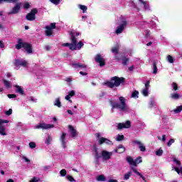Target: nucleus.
Wrapping results in <instances>:
<instances>
[{
    "label": "nucleus",
    "instance_id": "obj_59",
    "mask_svg": "<svg viewBox=\"0 0 182 182\" xmlns=\"http://www.w3.org/2000/svg\"><path fill=\"white\" fill-rule=\"evenodd\" d=\"M0 48L1 49H4V48H5V45L4 44V42L0 41Z\"/></svg>",
    "mask_w": 182,
    "mask_h": 182
},
{
    "label": "nucleus",
    "instance_id": "obj_12",
    "mask_svg": "<svg viewBox=\"0 0 182 182\" xmlns=\"http://www.w3.org/2000/svg\"><path fill=\"white\" fill-rule=\"evenodd\" d=\"M112 156H113V152L112 151L102 150L101 152V157L103 161H107V160H110L112 159Z\"/></svg>",
    "mask_w": 182,
    "mask_h": 182
},
{
    "label": "nucleus",
    "instance_id": "obj_51",
    "mask_svg": "<svg viewBox=\"0 0 182 182\" xmlns=\"http://www.w3.org/2000/svg\"><path fill=\"white\" fill-rule=\"evenodd\" d=\"M7 97H9V99H15V97H16V95H15V94H9L7 95Z\"/></svg>",
    "mask_w": 182,
    "mask_h": 182
},
{
    "label": "nucleus",
    "instance_id": "obj_48",
    "mask_svg": "<svg viewBox=\"0 0 182 182\" xmlns=\"http://www.w3.org/2000/svg\"><path fill=\"white\" fill-rule=\"evenodd\" d=\"M174 139H171L168 143H167V146L168 147H170L171 146V144H173V143H174Z\"/></svg>",
    "mask_w": 182,
    "mask_h": 182
},
{
    "label": "nucleus",
    "instance_id": "obj_43",
    "mask_svg": "<svg viewBox=\"0 0 182 182\" xmlns=\"http://www.w3.org/2000/svg\"><path fill=\"white\" fill-rule=\"evenodd\" d=\"M123 139H124V135L118 134L117 136L116 140H117V141H122V140H123Z\"/></svg>",
    "mask_w": 182,
    "mask_h": 182
},
{
    "label": "nucleus",
    "instance_id": "obj_1",
    "mask_svg": "<svg viewBox=\"0 0 182 182\" xmlns=\"http://www.w3.org/2000/svg\"><path fill=\"white\" fill-rule=\"evenodd\" d=\"M70 41L71 43H65L63 44V46H68L70 50H80L85 46L82 41H79L77 36H80V33L76 31H70Z\"/></svg>",
    "mask_w": 182,
    "mask_h": 182
},
{
    "label": "nucleus",
    "instance_id": "obj_6",
    "mask_svg": "<svg viewBox=\"0 0 182 182\" xmlns=\"http://www.w3.org/2000/svg\"><path fill=\"white\" fill-rule=\"evenodd\" d=\"M138 5L142 6L144 12H151V7H150V4L149 1L144 0H138Z\"/></svg>",
    "mask_w": 182,
    "mask_h": 182
},
{
    "label": "nucleus",
    "instance_id": "obj_18",
    "mask_svg": "<svg viewBox=\"0 0 182 182\" xmlns=\"http://www.w3.org/2000/svg\"><path fill=\"white\" fill-rule=\"evenodd\" d=\"M21 5H22L21 3H18L15 5L14 7L11 9V10L8 13L9 15H16L21 10Z\"/></svg>",
    "mask_w": 182,
    "mask_h": 182
},
{
    "label": "nucleus",
    "instance_id": "obj_19",
    "mask_svg": "<svg viewBox=\"0 0 182 182\" xmlns=\"http://www.w3.org/2000/svg\"><path fill=\"white\" fill-rule=\"evenodd\" d=\"M60 140L62 147L66 149V147H68V139H66V133H63L61 134Z\"/></svg>",
    "mask_w": 182,
    "mask_h": 182
},
{
    "label": "nucleus",
    "instance_id": "obj_15",
    "mask_svg": "<svg viewBox=\"0 0 182 182\" xmlns=\"http://www.w3.org/2000/svg\"><path fill=\"white\" fill-rule=\"evenodd\" d=\"M9 123V120L0 119V134L1 136H6V128L2 124Z\"/></svg>",
    "mask_w": 182,
    "mask_h": 182
},
{
    "label": "nucleus",
    "instance_id": "obj_8",
    "mask_svg": "<svg viewBox=\"0 0 182 182\" xmlns=\"http://www.w3.org/2000/svg\"><path fill=\"white\" fill-rule=\"evenodd\" d=\"M96 137L98 139L99 144L102 145L105 143V144H107L108 146H113V142L112 141H110L109 139H107L105 137H100V133L96 134Z\"/></svg>",
    "mask_w": 182,
    "mask_h": 182
},
{
    "label": "nucleus",
    "instance_id": "obj_14",
    "mask_svg": "<svg viewBox=\"0 0 182 182\" xmlns=\"http://www.w3.org/2000/svg\"><path fill=\"white\" fill-rule=\"evenodd\" d=\"M132 122L130 121H126L125 122L117 124V129L118 130H123V129H130Z\"/></svg>",
    "mask_w": 182,
    "mask_h": 182
},
{
    "label": "nucleus",
    "instance_id": "obj_25",
    "mask_svg": "<svg viewBox=\"0 0 182 182\" xmlns=\"http://www.w3.org/2000/svg\"><path fill=\"white\" fill-rule=\"evenodd\" d=\"M46 36H52V33H53V31L52 30V28H50V27L49 26H47L46 27Z\"/></svg>",
    "mask_w": 182,
    "mask_h": 182
},
{
    "label": "nucleus",
    "instance_id": "obj_37",
    "mask_svg": "<svg viewBox=\"0 0 182 182\" xmlns=\"http://www.w3.org/2000/svg\"><path fill=\"white\" fill-rule=\"evenodd\" d=\"M173 112H175L176 114L182 112V105L176 107V108L173 109Z\"/></svg>",
    "mask_w": 182,
    "mask_h": 182
},
{
    "label": "nucleus",
    "instance_id": "obj_4",
    "mask_svg": "<svg viewBox=\"0 0 182 182\" xmlns=\"http://www.w3.org/2000/svg\"><path fill=\"white\" fill-rule=\"evenodd\" d=\"M124 79L123 77H113L110 81H108L105 83L108 87H116L120 86L121 83H123Z\"/></svg>",
    "mask_w": 182,
    "mask_h": 182
},
{
    "label": "nucleus",
    "instance_id": "obj_33",
    "mask_svg": "<svg viewBox=\"0 0 182 182\" xmlns=\"http://www.w3.org/2000/svg\"><path fill=\"white\" fill-rule=\"evenodd\" d=\"M18 0H0V4H4V2H7L8 4H16Z\"/></svg>",
    "mask_w": 182,
    "mask_h": 182
},
{
    "label": "nucleus",
    "instance_id": "obj_23",
    "mask_svg": "<svg viewBox=\"0 0 182 182\" xmlns=\"http://www.w3.org/2000/svg\"><path fill=\"white\" fill-rule=\"evenodd\" d=\"M68 129L70 137H73L74 139L75 137H76V136H77V132H76V129L72 125H70L68 127Z\"/></svg>",
    "mask_w": 182,
    "mask_h": 182
},
{
    "label": "nucleus",
    "instance_id": "obj_53",
    "mask_svg": "<svg viewBox=\"0 0 182 182\" xmlns=\"http://www.w3.org/2000/svg\"><path fill=\"white\" fill-rule=\"evenodd\" d=\"M66 178H67V180H68L69 181H75V178H73V177H72V176H70V175H68V176H66Z\"/></svg>",
    "mask_w": 182,
    "mask_h": 182
},
{
    "label": "nucleus",
    "instance_id": "obj_63",
    "mask_svg": "<svg viewBox=\"0 0 182 182\" xmlns=\"http://www.w3.org/2000/svg\"><path fill=\"white\" fill-rule=\"evenodd\" d=\"M161 141H166V135L162 136Z\"/></svg>",
    "mask_w": 182,
    "mask_h": 182
},
{
    "label": "nucleus",
    "instance_id": "obj_52",
    "mask_svg": "<svg viewBox=\"0 0 182 182\" xmlns=\"http://www.w3.org/2000/svg\"><path fill=\"white\" fill-rule=\"evenodd\" d=\"M127 62H129V58H122V64L127 65Z\"/></svg>",
    "mask_w": 182,
    "mask_h": 182
},
{
    "label": "nucleus",
    "instance_id": "obj_27",
    "mask_svg": "<svg viewBox=\"0 0 182 182\" xmlns=\"http://www.w3.org/2000/svg\"><path fill=\"white\" fill-rule=\"evenodd\" d=\"M181 97V95L177 92H174L171 94V98L173 99V100H178Z\"/></svg>",
    "mask_w": 182,
    "mask_h": 182
},
{
    "label": "nucleus",
    "instance_id": "obj_26",
    "mask_svg": "<svg viewBox=\"0 0 182 182\" xmlns=\"http://www.w3.org/2000/svg\"><path fill=\"white\" fill-rule=\"evenodd\" d=\"M16 93H19V95H24L25 93L23 88L19 85H16Z\"/></svg>",
    "mask_w": 182,
    "mask_h": 182
},
{
    "label": "nucleus",
    "instance_id": "obj_35",
    "mask_svg": "<svg viewBox=\"0 0 182 182\" xmlns=\"http://www.w3.org/2000/svg\"><path fill=\"white\" fill-rule=\"evenodd\" d=\"M97 181H106V177L105 175H100L97 176Z\"/></svg>",
    "mask_w": 182,
    "mask_h": 182
},
{
    "label": "nucleus",
    "instance_id": "obj_17",
    "mask_svg": "<svg viewBox=\"0 0 182 182\" xmlns=\"http://www.w3.org/2000/svg\"><path fill=\"white\" fill-rule=\"evenodd\" d=\"M112 53H114V58L117 60H120L122 59V54L119 53V47L118 46L113 47L111 50Z\"/></svg>",
    "mask_w": 182,
    "mask_h": 182
},
{
    "label": "nucleus",
    "instance_id": "obj_41",
    "mask_svg": "<svg viewBox=\"0 0 182 182\" xmlns=\"http://www.w3.org/2000/svg\"><path fill=\"white\" fill-rule=\"evenodd\" d=\"M171 86H172L173 90H174L175 92H176V90H178V85H177V83L173 82L171 84Z\"/></svg>",
    "mask_w": 182,
    "mask_h": 182
},
{
    "label": "nucleus",
    "instance_id": "obj_7",
    "mask_svg": "<svg viewBox=\"0 0 182 182\" xmlns=\"http://www.w3.org/2000/svg\"><path fill=\"white\" fill-rule=\"evenodd\" d=\"M28 61L23 59H17L14 61V65L16 66V69H19L21 66L22 68H28Z\"/></svg>",
    "mask_w": 182,
    "mask_h": 182
},
{
    "label": "nucleus",
    "instance_id": "obj_16",
    "mask_svg": "<svg viewBox=\"0 0 182 182\" xmlns=\"http://www.w3.org/2000/svg\"><path fill=\"white\" fill-rule=\"evenodd\" d=\"M36 14H38V9H33L26 15V18L27 21H35L36 18Z\"/></svg>",
    "mask_w": 182,
    "mask_h": 182
},
{
    "label": "nucleus",
    "instance_id": "obj_64",
    "mask_svg": "<svg viewBox=\"0 0 182 182\" xmlns=\"http://www.w3.org/2000/svg\"><path fill=\"white\" fill-rule=\"evenodd\" d=\"M108 182H117V180L116 179H109Z\"/></svg>",
    "mask_w": 182,
    "mask_h": 182
},
{
    "label": "nucleus",
    "instance_id": "obj_40",
    "mask_svg": "<svg viewBox=\"0 0 182 182\" xmlns=\"http://www.w3.org/2000/svg\"><path fill=\"white\" fill-rule=\"evenodd\" d=\"M156 107V101L151 100L150 102H149V108L150 109H152V107Z\"/></svg>",
    "mask_w": 182,
    "mask_h": 182
},
{
    "label": "nucleus",
    "instance_id": "obj_50",
    "mask_svg": "<svg viewBox=\"0 0 182 182\" xmlns=\"http://www.w3.org/2000/svg\"><path fill=\"white\" fill-rule=\"evenodd\" d=\"M23 8L24 9H29V8H31V5L29 4V3L26 2L23 4Z\"/></svg>",
    "mask_w": 182,
    "mask_h": 182
},
{
    "label": "nucleus",
    "instance_id": "obj_55",
    "mask_svg": "<svg viewBox=\"0 0 182 182\" xmlns=\"http://www.w3.org/2000/svg\"><path fill=\"white\" fill-rule=\"evenodd\" d=\"M48 26L50 28L51 30L55 29V28H56V23H51L50 24V26Z\"/></svg>",
    "mask_w": 182,
    "mask_h": 182
},
{
    "label": "nucleus",
    "instance_id": "obj_2",
    "mask_svg": "<svg viewBox=\"0 0 182 182\" xmlns=\"http://www.w3.org/2000/svg\"><path fill=\"white\" fill-rule=\"evenodd\" d=\"M119 102H111V106L112 107V112H113L114 109H118L121 112H123V113H130L132 112V109H130V107H129L126 103L127 100L124 97H119Z\"/></svg>",
    "mask_w": 182,
    "mask_h": 182
},
{
    "label": "nucleus",
    "instance_id": "obj_58",
    "mask_svg": "<svg viewBox=\"0 0 182 182\" xmlns=\"http://www.w3.org/2000/svg\"><path fill=\"white\" fill-rule=\"evenodd\" d=\"M23 160H24V161L26 163H30L31 160H29L26 156H23Z\"/></svg>",
    "mask_w": 182,
    "mask_h": 182
},
{
    "label": "nucleus",
    "instance_id": "obj_30",
    "mask_svg": "<svg viewBox=\"0 0 182 182\" xmlns=\"http://www.w3.org/2000/svg\"><path fill=\"white\" fill-rule=\"evenodd\" d=\"M54 106L57 107H62V102H60V98H56L54 101Z\"/></svg>",
    "mask_w": 182,
    "mask_h": 182
},
{
    "label": "nucleus",
    "instance_id": "obj_49",
    "mask_svg": "<svg viewBox=\"0 0 182 182\" xmlns=\"http://www.w3.org/2000/svg\"><path fill=\"white\" fill-rule=\"evenodd\" d=\"M50 141H52V137L48 136L47 139L46 140V144H50Z\"/></svg>",
    "mask_w": 182,
    "mask_h": 182
},
{
    "label": "nucleus",
    "instance_id": "obj_61",
    "mask_svg": "<svg viewBox=\"0 0 182 182\" xmlns=\"http://www.w3.org/2000/svg\"><path fill=\"white\" fill-rule=\"evenodd\" d=\"M80 74H81L82 76H86L87 75V73H85V72H80Z\"/></svg>",
    "mask_w": 182,
    "mask_h": 182
},
{
    "label": "nucleus",
    "instance_id": "obj_62",
    "mask_svg": "<svg viewBox=\"0 0 182 182\" xmlns=\"http://www.w3.org/2000/svg\"><path fill=\"white\" fill-rule=\"evenodd\" d=\"M67 112H68V114L73 115V112H72V110L68 109V110H67Z\"/></svg>",
    "mask_w": 182,
    "mask_h": 182
},
{
    "label": "nucleus",
    "instance_id": "obj_5",
    "mask_svg": "<svg viewBox=\"0 0 182 182\" xmlns=\"http://www.w3.org/2000/svg\"><path fill=\"white\" fill-rule=\"evenodd\" d=\"M21 48H23L28 54L33 53L32 46L28 43H23L22 39L19 38L18 40V43L16 46V49H21Z\"/></svg>",
    "mask_w": 182,
    "mask_h": 182
},
{
    "label": "nucleus",
    "instance_id": "obj_11",
    "mask_svg": "<svg viewBox=\"0 0 182 182\" xmlns=\"http://www.w3.org/2000/svg\"><path fill=\"white\" fill-rule=\"evenodd\" d=\"M132 144H134V146H137L138 149L140 150V151H142V153L146 151V145H144L141 141L134 139L132 141Z\"/></svg>",
    "mask_w": 182,
    "mask_h": 182
},
{
    "label": "nucleus",
    "instance_id": "obj_32",
    "mask_svg": "<svg viewBox=\"0 0 182 182\" xmlns=\"http://www.w3.org/2000/svg\"><path fill=\"white\" fill-rule=\"evenodd\" d=\"M132 171L137 176H139V177H141L144 181H146V178L141 173H140V172L137 171L136 168H132Z\"/></svg>",
    "mask_w": 182,
    "mask_h": 182
},
{
    "label": "nucleus",
    "instance_id": "obj_54",
    "mask_svg": "<svg viewBox=\"0 0 182 182\" xmlns=\"http://www.w3.org/2000/svg\"><path fill=\"white\" fill-rule=\"evenodd\" d=\"M5 114H6V116H11V114H12V109H9L8 111H6Z\"/></svg>",
    "mask_w": 182,
    "mask_h": 182
},
{
    "label": "nucleus",
    "instance_id": "obj_38",
    "mask_svg": "<svg viewBox=\"0 0 182 182\" xmlns=\"http://www.w3.org/2000/svg\"><path fill=\"white\" fill-rule=\"evenodd\" d=\"M80 9H81V11H82L83 14H85V12H86V11H87V6H85V5H79L78 6Z\"/></svg>",
    "mask_w": 182,
    "mask_h": 182
},
{
    "label": "nucleus",
    "instance_id": "obj_56",
    "mask_svg": "<svg viewBox=\"0 0 182 182\" xmlns=\"http://www.w3.org/2000/svg\"><path fill=\"white\" fill-rule=\"evenodd\" d=\"M75 95V90H71L68 92V95H70V97H73V95Z\"/></svg>",
    "mask_w": 182,
    "mask_h": 182
},
{
    "label": "nucleus",
    "instance_id": "obj_10",
    "mask_svg": "<svg viewBox=\"0 0 182 182\" xmlns=\"http://www.w3.org/2000/svg\"><path fill=\"white\" fill-rule=\"evenodd\" d=\"M144 87L141 90V93L145 97H147L150 95V80H147L144 83Z\"/></svg>",
    "mask_w": 182,
    "mask_h": 182
},
{
    "label": "nucleus",
    "instance_id": "obj_9",
    "mask_svg": "<svg viewBox=\"0 0 182 182\" xmlns=\"http://www.w3.org/2000/svg\"><path fill=\"white\" fill-rule=\"evenodd\" d=\"M127 161L130 164L131 166H137V164H140L143 161L141 160V156H139L136 158L135 160L132 158V156H127Z\"/></svg>",
    "mask_w": 182,
    "mask_h": 182
},
{
    "label": "nucleus",
    "instance_id": "obj_47",
    "mask_svg": "<svg viewBox=\"0 0 182 182\" xmlns=\"http://www.w3.org/2000/svg\"><path fill=\"white\" fill-rule=\"evenodd\" d=\"M29 147L30 149H35V147H36V144L35 142H30Z\"/></svg>",
    "mask_w": 182,
    "mask_h": 182
},
{
    "label": "nucleus",
    "instance_id": "obj_22",
    "mask_svg": "<svg viewBox=\"0 0 182 182\" xmlns=\"http://www.w3.org/2000/svg\"><path fill=\"white\" fill-rule=\"evenodd\" d=\"M154 21H156V22H159V18L154 16V17H152L151 20L150 21L149 26L152 29H156L157 28V23H156Z\"/></svg>",
    "mask_w": 182,
    "mask_h": 182
},
{
    "label": "nucleus",
    "instance_id": "obj_60",
    "mask_svg": "<svg viewBox=\"0 0 182 182\" xmlns=\"http://www.w3.org/2000/svg\"><path fill=\"white\" fill-rule=\"evenodd\" d=\"M128 69H129V70L130 72H132V70H134V65H132V66L129 67Z\"/></svg>",
    "mask_w": 182,
    "mask_h": 182
},
{
    "label": "nucleus",
    "instance_id": "obj_3",
    "mask_svg": "<svg viewBox=\"0 0 182 182\" xmlns=\"http://www.w3.org/2000/svg\"><path fill=\"white\" fill-rule=\"evenodd\" d=\"M117 27L115 28L114 34L115 35H122L127 26L129 25V21L127 18L124 16H120L117 19L116 23Z\"/></svg>",
    "mask_w": 182,
    "mask_h": 182
},
{
    "label": "nucleus",
    "instance_id": "obj_29",
    "mask_svg": "<svg viewBox=\"0 0 182 182\" xmlns=\"http://www.w3.org/2000/svg\"><path fill=\"white\" fill-rule=\"evenodd\" d=\"M3 83H4L6 89H11V87H12V83H11V82H9L6 80H4Z\"/></svg>",
    "mask_w": 182,
    "mask_h": 182
},
{
    "label": "nucleus",
    "instance_id": "obj_24",
    "mask_svg": "<svg viewBox=\"0 0 182 182\" xmlns=\"http://www.w3.org/2000/svg\"><path fill=\"white\" fill-rule=\"evenodd\" d=\"M95 60L97 63H100V66H105V58L100 55H97L95 57Z\"/></svg>",
    "mask_w": 182,
    "mask_h": 182
},
{
    "label": "nucleus",
    "instance_id": "obj_28",
    "mask_svg": "<svg viewBox=\"0 0 182 182\" xmlns=\"http://www.w3.org/2000/svg\"><path fill=\"white\" fill-rule=\"evenodd\" d=\"M125 150L126 149L124 146H123V145H119L117 149L115 150V153H124Z\"/></svg>",
    "mask_w": 182,
    "mask_h": 182
},
{
    "label": "nucleus",
    "instance_id": "obj_20",
    "mask_svg": "<svg viewBox=\"0 0 182 182\" xmlns=\"http://www.w3.org/2000/svg\"><path fill=\"white\" fill-rule=\"evenodd\" d=\"M128 6L131 8V9H133V11H135V12H139L140 7L134 3V0H130L128 2Z\"/></svg>",
    "mask_w": 182,
    "mask_h": 182
},
{
    "label": "nucleus",
    "instance_id": "obj_36",
    "mask_svg": "<svg viewBox=\"0 0 182 182\" xmlns=\"http://www.w3.org/2000/svg\"><path fill=\"white\" fill-rule=\"evenodd\" d=\"M132 171H128L127 173H125L124 175V180L127 181L129 180V178H130V177H132Z\"/></svg>",
    "mask_w": 182,
    "mask_h": 182
},
{
    "label": "nucleus",
    "instance_id": "obj_34",
    "mask_svg": "<svg viewBox=\"0 0 182 182\" xmlns=\"http://www.w3.org/2000/svg\"><path fill=\"white\" fill-rule=\"evenodd\" d=\"M131 97H132L133 99H138V98H139V91L134 90V91L132 93Z\"/></svg>",
    "mask_w": 182,
    "mask_h": 182
},
{
    "label": "nucleus",
    "instance_id": "obj_42",
    "mask_svg": "<svg viewBox=\"0 0 182 182\" xmlns=\"http://www.w3.org/2000/svg\"><path fill=\"white\" fill-rule=\"evenodd\" d=\"M41 181V178H38V177H33L30 181L29 182H39Z\"/></svg>",
    "mask_w": 182,
    "mask_h": 182
},
{
    "label": "nucleus",
    "instance_id": "obj_44",
    "mask_svg": "<svg viewBox=\"0 0 182 182\" xmlns=\"http://www.w3.org/2000/svg\"><path fill=\"white\" fill-rule=\"evenodd\" d=\"M157 65H156V63H154V68H153V73L154 75H157L158 72Z\"/></svg>",
    "mask_w": 182,
    "mask_h": 182
},
{
    "label": "nucleus",
    "instance_id": "obj_39",
    "mask_svg": "<svg viewBox=\"0 0 182 182\" xmlns=\"http://www.w3.org/2000/svg\"><path fill=\"white\" fill-rule=\"evenodd\" d=\"M166 59L168 63H174V58H173V56L168 55Z\"/></svg>",
    "mask_w": 182,
    "mask_h": 182
},
{
    "label": "nucleus",
    "instance_id": "obj_45",
    "mask_svg": "<svg viewBox=\"0 0 182 182\" xmlns=\"http://www.w3.org/2000/svg\"><path fill=\"white\" fill-rule=\"evenodd\" d=\"M67 173H68V172H66V169H62L60 171V174L61 177H65V176H66Z\"/></svg>",
    "mask_w": 182,
    "mask_h": 182
},
{
    "label": "nucleus",
    "instance_id": "obj_57",
    "mask_svg": "<svg viewBox=\"0 0 182 182\" xmlns=\"http://www.w3.org/2000/svg\"><path fill=\"white\" fill-rule=\"evenodd\" d=\"M70 95H69V94L68 95L65 96V100H68V102H70V103H72V100H70Z\"/></svg>",
    "mask_w": 182,
    "mask_h": 182
},
{
    "label": "nucleus",
    "instance_id": "obj_21",
    "mask_svg": "<svg viewBox=\"0 0 182 182\" xmlns=\"http://www.w3.org/2000/svg\"><path fill=\"white\" fill-rule=\"evenodd\" d=\"M74 69H86L87 68V65L83 63H73L70 64Z\"/></svg>",
    "mask_w": 182,
    "mask_h": 182
},
{
    "label": "nucleus",
    "instance_id": "obj_31",
    "mask_svg": "<svg viewBox=\"0 0 182 182\" xmlns=\"http://www.w3.org/2000/svg\"><path fill=\"white\" fill-rule=\"evenodd\" d=\"M163 153L164 151L162 148H159L155 151L156 156H158L159 157H161V156H163Z\"/></svg>",
    "mask_w": 182,
    "mask_h": 182
},
{
    "label": "nucleus",
    "instance_id": "obj_13",
    "mask_svg": "<svg viewBox=\"0 0 182 182\" xmlns=\"http://www.w3.org/2000/svg\"><path fill=\"white\" fill-rule=\"evenodd\" d=\"M55 125L46 123H40L34 127V129H43V130H48L49 129H53Z\"/></svg>",
    "mask_w": 182,
    "mask_h": 182
},
{
    "label": "nucleus",
    "instance_id": "obj_46",
    "mask_svg": "<svg viewBox=\"0 0 182 182\" xmlns=\"http://www.w3.org/2000/svg\"><path fill=\"white\" fill-rule=\"evenodd\" d=\"M50 2L54 5H59V4H60V0H50Z\"/></svg>",
    "mask_w": 182,
    "mask_h": 182
}]
</instances>
